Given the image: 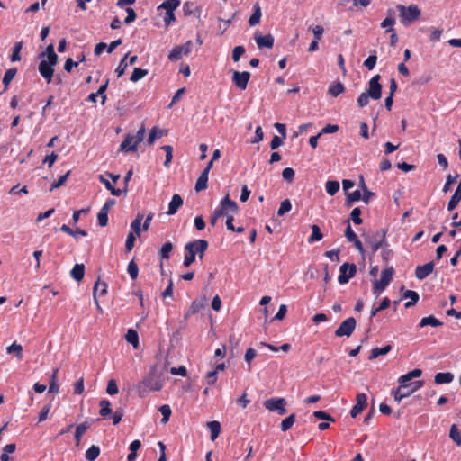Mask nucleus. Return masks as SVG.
Segmentation results:
<instances>
[{"label":"nucleus","instance_id":"obj_15","mask_svg":"<svg viewBox=\"0 0 461 461\" xmlns=\"http://www.w3.org/2000/svg\"><path fill=\"white\" fill-rule=\"evenodd\" d=\"M433 262H429L425 265L418 266L415 269V276L419 280H423L433 272Z\"/></svg>","mask_w":461,"mask_h":461},{"label":"nucleus","instance_id":"obj_8","mask_svg":"<svg viewBox=\"0 0 461 461\" xmlns=\"http://www.w3.org/2000/svg\"><path fill=\"white\" fill-rule=\"evenodd\" d=\"M356 328V320L353 317H349L343 321L339 328L335 331L337 337H349Z\"/></svg>","mask_w":461,"mask_h":461},{"label":"nucleus","instance_id":"obj_16","mask_svg":"<svg viewBox=\"0 0 461 461\" xmlns=\"http://www.w3.org/2000/svg\"><path fill=\"white\" fill-rule=\"evenodd\" d=\"M193 247L194 245L191 242L186 243L185 246V250L186 252L183 262V266L185 267H190L195 260V251Z\"/></svg>","mask_w":461,"mask_h":461},{"label":"nucleus","instance_id":"obj_64","mask_svg":"<svg viewBox=\"0 0 461 461\" xmlns=\"http://www.w3.org/2000/svg\"><path fill=\"white\" fill-rule=\"evenodd\" d=\"M370 98L371 97L366 92H363L357 98L358 106L363 108L367 105Z\"/></svg>","mask_w":461,"mask_h":461},{"label":"nucleus","instance_id":"obj_11","mask_svg":"<svg viewBox=\"0 0 461 461\" xmlns=\"http://www.w3.org/2000/svg\"><path fill=\"white\" fill-rule=\"evenodd\" d=\"M55 65L50 63V59H42L39 64V72L47 83H50L52 80L54 73L52 67Z\"/></svg>","mask_w":461,"mask_h":461},{"label":"nucleus","instance_id":"obj_3","mask_svg":"<svg viewBox=\"0 0 461 461\" xmlns=\"http://www.w3.org/2000/svg\"><path fill=\"white\" fill-rule=\"evenodd\" d=\"M393 274L394 269L393 267H389L382 271L381 278L374 282L373 292L375 294H376V296H378L390 284Z\"/></svg>","mask_w":461,"mask_h":461},{"label":"nucleus","instance_id":"obj_43","mask_svg":"<svg viewBox=\"0 0 461 461\" xmlns=\"http://www.w3.org/2000/svg\"><path fill=\"white\" fill-rule=\"evenodd\" d=\"M312 235L308 239L309 243H313L315 241H319L322 239V233L321 231V229L318 225H312Z\"/></svg>","mask_w":461,"mask_h":461},{"label":"nucleus","instance_id":"obj_23","mask_svg":"<svg viewBox=\"0 0 461 461\" xmlns=\"http://www.w3.org/2000/svg\"><path fill=\"white\" fill-rule=\"evenodd\" d=\"M461 201V181L458 183V185L454 193V194L451 196L450 201L447 204V210L453 211Z\"/></svg>","mask_w":461,"mask_h":461},{"label":"nucleus","instance_id":"obj_24","mask_svg":"<svg viewBox=\"0 0 461 461\" xmlns=\"http://www.w3.org/2000/svg\"><path fill=\"white\" fill-rule=\"evenodd\" d=\"M90 428V423L88 421L82 422L81 424L76 427L75 431V441L76 446L78 447L81 442L82 436L86 433V431Z\"/></svg>","mask_w":461,"mask_h":461},{"label":"nucleus","instance_id":"obj_5","mask_svg":"<svg viewBox=\"0 0 461 461\" xmlns=\"http://www.w3.org/2000/svg\"><path fill=\"white\" fill-rule=\"evenodd\" d=\"M215 210L220 212L221 216H229L236 214L239 207L237 203L230 200L229 194H227Z\"/></svg>","mask_w":461,"mask_h":461},{"label":"nucleus","instance_id":"obj_22","mask_svg":"<svg viewBox=\"0 0 461 461\" xmlns=\"http://www.w3.org/2000/svg\"><path fill=\"white\" fill-rule=\"evenodd\" d=\"M191 243L194 245L193 248L195 251V255L198 254L199 258L202 259L205 250L208 248V242L205 240H196L191 241Z\"/></svg>","mask_w":461,"mask_h":461},{"label":"nucleus","instance_id":"obj_28","mask_svg":"<svg viewBox=\"0 0 461 461\" xmlns=\"http://www.w3.org/2000/svg\"><path fill=\"white\" fill-rule=\"evenodd\" d=\"M208 175L206 172H202L195 184V191L201 192L207 188Z\"/></svg>","mask_w":461,"mask_h":461},{"label":"nucleus","instance_id":"obj_59","mask_svg":"<svg viewBox=\"0 0 461 461\" xmlns=\"http://www.w3.org/2000/svg\"><path fill=\"white\" fill-rule=\"evenodd\" d=\"M362 198L361 193L359 190H356L352 193L347 194V204L351 205L353 202L358 201Z\"/></svg>","mask_w":461,"mask_h":461},{"label":"nucleus","instance_id":"obj_54","mask_svg":"<svg viewBox=\"0 0 461 461\" xmlns=\"http://www.w3.org/2000/svg\"><path fill=\"white\" fill-rule=\"evenodd\" d=\"M161 149L166 152V160L164 162V166L167 167L173 158V148L170 145H165L161 147Z\"/></svg>","mask_w":461,"mask_h":461},{"label":"nucleus","instance_id":"obj_58","mask_svg":"<svg viewBox=\"0 0 461 461\" xmlns=\"http://www.w3.org/2000/svg\"><path fill=\"white\" fill-rule=\"evenodd\" d=\"M173 249V245L171 242H166L161 249H160V256L162 258H169V255H170V252L172 251Z\"/></svg>","mask_w":461,"mask_h":461},{"label":"nucleus","instance_id":"obj_18","mask_svg":"<svg viewBox=\"0 0 461 461\" xmlns=\"http://www.w3.org/2000/svg\"><path fill=\"white\" fill-rule=\"evenodd\" d=\"M138 145L134 143L132 135L128 134L124 140L121 143L120 150L123 152H135Z\"/></svg>","mask_w":461,"mask_h":461},{"label":"nucleus","instance_id":"obj_41","mask_svg":"<svg viewBox=\"0 0 461 461\" xmlns=\"http://www.w3.org/2000/svg\"><path fill=\"white\" fill-rule=\"evenodd\" d=\"M345 90V87L343 86L342 83L340 82H337L331 86H330L329 89H328V93L333 96V97H337L339 95H340L341 93H343Z\"/></svg>","mask_w":461,"mask_h":461},{"label":"nucleus","instance_id":"obj_63","mask_svg":"<svg viewBox=\"0 0 461 461\" xmlns=\"http://www.w3.org/2000/svg\"><path fill=\"white\" fill-rule=\"evenodd\" d=\"M245 53V48L243 46H237L232 50V59L238 62L240 57Z\"/></svg>","mask_w":461,"mask_h":461},{"label":"nucleus","instance_id":"obj_7","mask_svg":"<svg viewBox=\"0 0 461 461\" xmlns=\"http://www.w3.org/2000/svg\"><path fill=\"white\" fill-rule=\"evenodd\" d=\"M286 403L285 398H270L264 402V406L269 411H277L279 415H285Z\"/></svg>","mask_w":461,"mask_h":461},{"label":"nucleus","instance_id":"obj_10","mask_svg":"<svg viewBox=\"0 0 461 461\" xmlns=\"http://www.w3.org/2000/svg\"><path fill=\"white\" fill-rule=\"evenodd\" d=\"M357 272V267L355 264L344 263L339 267V276L338 281L343 285L348 282V280L354 276Z\"/></svg>","mask_w":461,"mask_h":461},{"label":"nucleus","instance_id":"obj_27","mask_svg":"<svg viewBox=\"0 0 461 461\" xmlns=\"http://www.w3.org/2000/svg\"><path fill=\"white\" fill-rule=\"evenodd\" d=\"M85 274V266L83 264H76L70 271L73 279L79 282L83 279Z\"/></svg>","mask_w":461,"mask_h":461},{"label":"nucleus","instance_id":"obj_55","mask_svg":"<svg viewBox=\"0 0 461 461\" xmlns=\"http://www.w3.org/2000/svg\"><path fill=\"white\" fill-rule=\"evenodd\" d=\"M381 256L383 261L385 263H387L393 258V252L392 249L388 248L387 243L382 248Z\"/></svg>","mask_w":461,"mask_h":461},{"label":"nucleus","instance_id":"obj_42","mask_svg":"<svg viewBox=\"0 0 461 461\" xmlns=\"http://www.w3.org/2000/svg\"><path fill=\"white\" fill-rule=\"evenodd\" d=\"M147 75H148V70L147 69H143V68H135L133 69L132 73H131L130 80L131 82H137V81L142 79Z\"/></svg>","mask_w":461,"mask_h":461},{"label":"nucleus","instance_id":"obj_51","mask_svg":"<svg viewBox=\"0 0 461 461\" xmlns=\"http://www.w3.org/2000/svg\"><path fill=\"white\" fill-rule=\"evenodd\" d=\"M292 209V204L289 199H285L281 203V205L277 211L278 216H283L285 212H290Z\"/></svg>","mask_w":461,"mask_h":461},{"label":"nucleus","instance_id":"obj_30","mask_svg":"<svg viewBox=\"0 0 461 461\" xmlns=\"http://www.w3.org/2000/svg\"><path fill=\"white\" fill-rule=\"evenodd\" d=\"M125 339L128 343L131 344L134 348H138L139 347V336L136 330L133 329H129L125 335Z\"/></svg>","mask_w":461,"mask_h":461},{"label":"nucleus","instance_id":"obj_13","mask_svg":"<svg viewBox=\"0 0 461 461\" xmlns=\"http://www.w3.org/2000/svg\"><path fill=\"white\" fill-rule=\"evenodd\" d=\"M254 40L259 49H271L275 41L271 34L262 35L258 31L255 32Z\"/></svg>","mask_w":461,"mask_h":461},{"label":"nucleus","instance_id":"obj_6","mask_svg":"<svg viewBox=\"0 0 461 461\" xmlns=\"http://www.w3.org/2000/svg\"><path fill=\"white\" fill-rule=\"evenodd\" d=\"M193 48L192 41H187L183 45L175 46L168 54V59L171 61H177L182 59L183 56L190 54Z\"/></svg>","mask_w":461,"mask_h":461},{"label":"nucleus","instance_id":"obj_56","mask_svg":"<svg viewBox=\"0 0 461 461\" xmlns=\"http://www.w3.org/2000/svg\"><path fill=\"white\" fill-rule=\"evenodd\" d=\"M402 391H403V387L402 388H397V389H395L393 392V397H394V401H396L397 402H400L403 398H406V397L410 396V393L409 392H402Z\"/></svg>","mask_w":461,"mask_h":461},{"label":"nucleus","instance_id":"obj_33","mask_svg":"<svg viewBox=\"0 0 461 461\" xmlns=\"http://www.w3.org/2000/svg\"><path fill=\"white\" fill-rule=\"evenodd\" d=\"M211 432V439L215 440L221 432V424L219 421L213 420L207 423Z\"/></svg>","mask_w":461,"mask_h":461},{"label":"nucleus","instance_id":"obj_44","mask_svg":"<svg viewBox=\"0 0 461 461\" xmlns=\"http://www.w3.org/2000/svg\"><path fill=\"white\" fill-rule=\"evenodd\" d=\"M99 405H100V415L102 417L104 418L112 413L111 403L109 401L102 400L100 402Z\"/></svg>","mask_w":461,"mask_h":461},{"label":"nucleus","instance_id":"obj_62","mask_svg":"<svg viewBox=\"0 0 461 461\" xmlns=\"http://www.w3.org/2000/svg\"><path fill=\"white\" fill-rule=\"evenodd\" d=\"M218 379V373L213 369L209 371L205 375L207 384L213 385Z\"/></svg>","mask_w":461,"mask_h":461},{"label":"nucleus","instance_id":"obj_9","mask_svg":"<svg viewBox=\"0 0 461 461\" xmlns=\"http://www.w3.org/2000/svg\"><path fill=\"white\" fill-rule=\"evenodd\" d=\"M380 76H374L369 83L366 93L374 100H379L382 96V85L379 83Z\"/></svg>","mask_w":461,"mask_h":461},{"label":"nucleus","instance_id":"obj_35","mask_svg":"<svg viewBox=\"0 0 461 461\" xmlns=\"http://www.w3.org/2000/svg\"><path fill=\"white\" fill-rule=\"evenodd\" d=\"M17 73V69L16 68H9L5 71V75H4V77H3V84L5 86V91L7 90L11 81L14 79V77H15Z\"/></svg>","mask_w":461,"mask_h":461},{"label":"nucleus","instance_id":"obj_52","mask_svg":"<svg viewBox=\"0 0 461 461\" xmlns=\"http://www.w3.org/2000/svg\"><path fill=\"white\" fill-rule=\"evenodd\" d=\"M97 220L100 226L104 227L108 224V212L106 209H102L97 214Z\"/></svg>","mask_w":461,"mask_h":461},{"label":"nucleus","instance_id":"obj_32","mask_svg":"<svg viewBox=\"0 0 461 461\" xmlns=\"http://www.w3.org/2000/svg\"><path fill=\"white\" fill-rule=\"evenodd\" d=\"M404 298H410V301L405 303V308L413 306L419 300V294L415 291L406 290L403 294Z\"/></svg>","mask_w":461,"mask_h":461},{"label":"nucleus","instance_id":"obj_29","mask_svg":"<svg viewBox=\"0 0 461 461\" xmlns=\"http://www.w3.org/2000/svg\"><path fill=\"white\" fill-rule=\"evenodd\" d=\"M392 350V347L390 345H386L383 348H375L372 349L369 355V360H374L377 358L379 356L385 355Z\"/></svg>","mask_w":461,"mask_h":461},{"label":"nucleus","instance_id":"obj_45","mask_svg":"<svg viewBox=\"0 0 461 461\" xmlns=\"http://www.w3.org/2000/svg\"><path fill=\"white\" fill-rule=\"evenodd\" d=\"M23 48V42L18 41L14 45L12 55H11V61L16 62L21 60L20 52Z\"/></svg>","mask_w":461,"mask_h":461},{"label":"nucleus","instance_id":"obj_17","mask_svg":"<svg viewBox=\"0 0 461 461\" xmlns=\"http://www.w3.org/2000/svg\"><path fill=\"white\" fill-rule=\"evenodd\" d=\"M422 371L419 368L413 369L409 373L401 375L398 379L400 385H409L410 381L413 378H418L421 375Z\"/></svg>","mask_w":461,"mask_h":461},{"label":"nucleus","instance_id":"obj_49","mask_svg":"<svg viewBox=\"0 0 461 461\" xmlns=\"http://www.w3.org/2000/svg\"><path fill=\"white\" fill-rule=\"evenodd\" d=\"M58 372H59V369L54 370L50 376L49 392L52 393H57L59 392V384L56 382Z\"/></svg>","mask_w":461,"mask_h":461},{"label":"nucleus","instance_id":"obj_38","mask_svg":"<svg viewBox=\"0 0 461 461\" xmlns=\"http://www.w3.org/2000/svg\"><path fill=\"white\" fill-rule=\"evenodd\" d=\"M180 5V0H165L158 9H165L166 11H175Z\"/></svg>","mask_w":461,"mask_h":461},{"label":"nucleus","instance_id":"obj_21","mask_svg":"<svg viewBox=\"0 0 461 461\" xmlns=\"http://www.w3.org/2000/svg\"><path fill=\"white\" fill-rule=\"evenodd\" d=\"M167 134V130H163L157 126H154L149 131L147 142L149 145H152L157 139L166 136Z\"/></svg>","mask_w":461,"mask_h":461},{"label":"nucleus","instance_id":"obj_50","mask_svg":"<svg viewBox=\"0 0 461 461\" xmlns=\"http://www.w3.org/2000/svg\"><path fill=\"white\" fill-rule=\"evenodd\" d=\"M159 411L161 412V414L163 416L161 422L166 424L169 420V418H170V415L172 412L171 408L169 405L164 404L159 407Z\"/></svg>","mask_w":461,"mask_h":461},{"label":"nucleus","instance_id":"obj_4","mask_svg":"<svg viewBox=\"0 0 461 461\" xmlns=\"http://www.w3.org/2000/svg\"><path fill=\"white\" fill-rule=\"evenodd\" d=\"M385 235L386 231L382 229L366 238V240L370 246L373 254L386 244Z\"/></svg>","mask_w":461,"mask_h":461},{"label":"nucleus","instance_id":"obj_19","mask_svg":"<svg viewBox=\"0 0 461 461\" xmlns=\"http://www.w3.org/2000/svg\"><path fill=\"white\" fill-rule=\"evenodd\" d=\"M183 205V199L179 194H174L169 205H168V211L167 213L168 215H174L176 213L177 210Z\"/></svg>","mask_w":461,"mask_h":461},{"label":"nucleus","instance_id":"obj_2","mask_svg":"<svg viewBox=\"0 0 461 461\" xmlns=\"http://www.w3.org/2000/svg\"><path fill=\"white\" fill-rule=\"evenodd\" d=\"M396 9L399 11L400 20L403 26H410L411 23L420 19L421 11L416 5L405 6L403 5H397Z\"/></svg>","mask_w":461,"mask_h":461},{"label":"nucleus","instance_id":"obj_1","mask_svg":"<svg viewBox=\"0 0 461 461\" xmlns=\"http://www.w3.org/2000/svg\"><path fill=\"white\" fill-rule=\"evenodd\" d=\"M163 387L161 374L158 371L156 366H152L146 377H144L137 385V391L140 397L153 391H160Z\"/></svg>","mask_w":461,"mask_h":461},{"label":"nucleus","instance_id":"obj_39","mask_svg":"<svg viewBox=\"0 0 461 461\" xmlns=\"http://www.w3.org/2000/svg\"><path fill=\"white\" fill-rule=\"evenodd\" d=\"M449 437L457 446H461V431L456 425L453 424L450 427Z\"/></svg>","mask_w":461,"mask_h":461},{"label":"nucleus","instance_id":"obj_36","mask_svg":"<svg viewBox=\"0 0 461 461\" xmlns=\"http://www.w3.org/2000/svg\"><path fill=\"white\" fill-rule=\"evenodd\" d=\"M6 352L8 354H15L18 360H21L23 358V347L20 344H17L16 342H14L12 345L7 347Z\"/></svg>","mask_w":461,"mask_h":461},{"label":"nucleus","instance_id":"obj_37","mask_svg":"<svg viewBox=\"0 0 461 461\" xmlns=\"http://www.w3.org/2000/svg\"><path fill=\"white\" fill-rule=\"evenodd\" d=\"M142 219H143V215L140 213H138L136 218L131 223V229L132 230V232L134 234H136L137 236H140V234Z\"/></svg>","mask_w":461,"mask_h":461},{"label":"nucleus","instance_id":"obj_40","mask_svg":"<svg viewBox=\"0 0 461 461\" xmlns=\"http://www.w3.org/2000/svg\"><path fill=\"white\" fill-rule=\"evenodd\" d=\"M99 455H100L99 447L93 445L86 451V459L87 461H95L98 457Z\"/></svg>","mask_w":461,"mask_h":461},{"label":"nucleus","instance_id":"obj_60","mask_svg":"<svg viewBox=\"0 0 461 461\" xmlns=\"http://www.w3.org/2000/svg\"><path fill=\"white\" fill-rule=\"evenodd\" d=\"M458 176H459L458 174H456V176H452L450 174L447 176L446 183L443 186L444 193H447L450 190L451 185L456 182V180L457 179Z\"/></svg>","mask_w":461,"mask_h":461},{"label":"nucleus","instance_id":"obj_53","mask_svg":"<svg viewBox=\"0 0 461 461\" xmlns=\"http://www.w3.org/2000/svg\"><path fill=\"white\" fill-rule=\"evenodd\" d=\"M127 272L130 275V276L131 277V279L134 280L137 278L138 273H139V268H138L137 264L133 260H131L129 263L128 267H127Z\"/></svg>","mask_w":461,"mask_h":461},{"label":"nucleus","instance_id":"obj_25","mask_svg":"<svg viewBox=\"0 0 461 461\" xmlns=\"http://www.w3.org/2000/svg\"><path fill=\"white\" fill-rule=\"evenodd\" d=\"M454 380V375L450 372L438 373L434 377L437 384H449Z\"/></svg>","mask_w":461,"mask_h":461},{"label":"nucleus","instance_id":"obj_31","mask_svg":"<svg viewBox=\"0 0 461 461\" xmlns=\"http://www.w3.org/2000/svg\"><path fill=\"white\" fill-rule=\"evenodd\" d=\"M419 325H420V327H425V326H428V325H430L432 327H439V326H442L443 323L441 321H439L434 316L430 315V316L422 318L420 320V322Z\"/></svg>","mask_w":461,"mask_h":461},{"label":"nucleus","instance_id":"obj_14","mask_svg":"<svg viewBox=\"0 0 461 461\" xmlns=\"http://www.w3.org/2000/svg\"><path fill=\"white\" fill-rule=\"evenodd\" d=\"M357 403L353 406L350 411L352 418H356L367 405V397L365 393H358L357 395Z\"/></svg>","mask_w":461,"mask_h":461},{"label":"nucleus","instance_id":"obj_46","mask_svg":"<svg viewBox=\"0 0 461 461\" xmlns=\"http://www.w3.org/2000/svg\"><path fill=\"white\" fill-rule=\"evenodd\" d=\"M107 284L105 282H100L99 280L95 283L94 286V299L96 297V294L99 291L100 295H104L107 293Z\"/></svg>","mask_w":461,"mask_h":461},{"label":"nucleus","instance_id":"obj_48","mask_svg":"<svg viewBox=\"0 0 461 461\" xmlns=\"http://www.w3.org/2000/svg\"><path fill=\"white\" fill-rule=\"evenodd\" d=\"M295 414H291L290 416L283 420L281 422V430L287 431L288 429H290L295 421Z\"/></svg>","mask_w":461,"mask_h":461},{"label":"nucleus","instance_id":"obj_34","mask_svg":"<svg viewBox=\"0 0 461 461\" xmlns=\"http://www.w3.org/2000/svg\"><path fill=\"white\" fill-rule=\"evenodd\" d=\"M261 15H262L261 8L257 4V5H254V12H253L252 15L249 19V25L250 26H255V25L258 24L259 22H260Z\"/></svg>","mask_w":461,"mask_h":461},{"label":"nucleus","instance_id":"obj_61","mask_svg":"<svg viewBox=\"0 0 461 461\" xmlns=\"http://www.w3.org/2000/svg\"><path fill=\"white\" fill-rule=\"evenodd\" d=\"M361 215V210L359 208H354L350 213V219L353 221V222L357 225H359L362 223V219L360 218Z\"/></svg>","mask_w":461,"mask_h":461},{"label":"nucleus","instance_id":"obj_12","mask_svg":"<svg viewBox=\"0 0 461 461\" xmlns=\"http://www.w3.org/2000/svg\"><path fill=\"white\" fill-rule=\"evenodd\" d=\"M249 78L250 73L248 71H234L232 76V82L238 88L245 90Z\"/></svg>","mask_w":461,"mask_h":461},{"label":"nucleus","instance_id":"obj_57","mask_svg":"<svg viewBox=\"0 0 461 461\" xmlns=\"http://www.w3.org/2000/svg\"><path fill=\"white\" fill-rule=\"evenodd\" d=\"M127 58H128V54H126L124 56V58L120 61L117 68L115 69V72H116L118 77H121L124 74L125 69L128 67V64L126 63Z\"/></svg>","mask_w":461,"mask_h":461},{"label":"nucleus","instance_id":"obj_20","mask_svg":"<svg viewBox=\"0 0 461 461\" xmlns=\"http://www.w3.org/2000/svg\"><path fill=\"white\" fill-rule=\"evenodd\" d=\"M395 24L394 11L387 10V17L381 23V27L386 29L387 32H393V26Z\"/></svg>","mask_w":461,"mask_h":461},{"label":"nucleus","instance_id":"obj_47","mask_svg":"<svg viewBox=\"0 0 461 461\" xmlns=\"http://www.w3.org/2000/svg\"><path fill=\"white\" fill-rule=\"evenodd\" d=\"M326 191L330 195H334L339 189V183L335 180L326 182Z\"/></svg>","mask_w":461,"mask_h":461},{"label":"nucleus","instance_id":"obj_26","mask_svg":"<svg viewBox=\"0 0 461 461\" xmlns=\"http://www.w3.org/2000/svg\"><path fill=\"white\" fill-rule=\"evenodd\" d=\"M40 58H41V59L47 58V59H50V63L57 64L58 63V55L54 51L53 44H50L46 48V50L40 54Z\"/></svg>","mask_w":461,"mask_h":461}]
</instances>
